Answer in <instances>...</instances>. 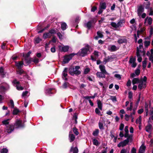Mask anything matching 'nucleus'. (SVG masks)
I'll return each mask as SVG.
<instances>
[{"label": "nucleus", "instance_id": "27", "mask_svg": "<svg viewBox=\"0 0 153 153\" xmlns=\"http://www.w3.org/2000/svg\"><path fill=\"white\" fill-rule=\"evenodd\" d=\"M0 74L3 76V77H4L5 75L4 69L2 67H1L0 68Z\"/></svg>", "mask_w": 153, "mask_h": 153}, {"label": "nucleus", "instance_id": "55", "mask_svg": "<svg viewBox=\"0 0 153 153\" xmlns=\"http://www.w3.org/2000/svg\"><path fill=\"white\" fill-rule=\"evenodd\" d=\"M133 104L132 102H131L130 103V105L129 107H127V110L128 111L130 110L131 111L132 108Z\"/></svg>", "mask_w": 153, "mask_h": 153}, {"label": "nucleus", "instance_id": "6", "mask_svg": "<svg viewBox=\"0 0 153 153\" xmlns=\"http://www.w3.org/2000/svg\"><path fill=\"white\" fill-rule=\"evenodd\" d=\"M152 22V19L151 17H147L145 19L144 23L146 25H151Z\"/></svg>", "mask_w": 153, "mask_h": 153}, {"label": "nucleus", "instance_id": "25", "mask_svg": "<svg viewBox=\"0 0 153 153\" xmlns=\"http://www.w3.org/2000/svg\"><path fill=\"white\" fill-rule=\"evenodd\" d=\"M97 103L98 107L101 110H102V104L101 101L100 100H97Z\"/></svg>", "mask_w": 153, "mask_h": 153}, {"label": "nucleus", "instance_id": "8", "mask_svg": "<svg viewBox=\"0 0 153 153\" xmlns=\"http://www.w3.org/2000/svg\"><path fill=\"white\" fill-rule=\"evenodd\" d=\"M107 74L106 73H104L103 72H98L97 73V76L100 78H105V74Z\"/></svg>", "mask_w": 153, "mask_h": 153}, {"label": "nucleus", "instance_id": "57", "mask_svg": "<svg viewBox=\"0 0 153 153\" xmlns=\"http://www.w3.org/2000/svg\"><path fill=\"white\" fill-rule=\"evenodd\" d=\"M86 25L87 27L89 29L91 26V23L90 22H89L86 24Z\"/></svg>", "mask_w": 153, "mask_h": 153}, {"label": "nucleus", "instance_id": "29", "mask_svg": "<svg viewBox=\"0 0 153 153\" xmlns=\"http://www.w3.org/2000/svg\"><path fill=\"white\" fill-rule=\"evenodd\" d=\"M25 61L26 63L27 64H30L32 62V58H25Z\"/></svg>", "mask_w": 153, "mask_h": 153}, {"label": "nucleus", "instance_id": "18", "mask_svg": "<svg viewBox=\"0 0 153 153\" xmlns=\"http://www.w3.org/2000/svg\"><path fill=\"white\" fill-rule=\"evenodd\" d=\"M126 39L125 38L123 37L119 39L117 41L118 43L119 44L126 43Z\"/></svg>", "mask_w": 153, "mask_h": 153}, {"label": "nucleus", "instance_id": "4", "mask_svg": "<svg viewBox=\"0 0 153 153\" xmlns=\"http://www.w3.org/2000/svg\"><path fill=\"white\" fill-rule=\"evenodd\" d=\"M43 27V25L39 23L37 27V30H39L37 31V33H42L43 32L45 29H47L48 28V25L44 28H42Z\"/></svg>", "mask_w": 153, "mask_h": 153}, {"label": "nucleus", "instance_id": "22", "mask_svg": "<svg viewBox=\"0 0 153 153\" xmlns=\"http://www.w3.org/2000/svg\"><path fill=\"white\" fill-rule=\"evenodd\" d=\"M124 131L125 132V133L124 134V136L125 138H126L128 136V135L129 134L128 126H125L124 128Z\"/></svg>", "mask_w": 153, "mask_h": 153}, {"label": "nucleus", "instance_id": "42", "mask_svg": "<svg viewBox=\"0 0 153 153\" xmlns=\"http://www.w3.org/2000/svg\"><path fill=\"white\" fill-rule=\"evenodd\" d=\"M112 60V58L111 57H108V58L105 59L104 60L105 63L106 64L107 62L111 61Z\"/></svg>", "mask_w": 153, "mask_h": 153}, {"label": "nucleus", "instance_id": "24", "mask_svg": "<svg viewBox=\"0 0 153 153\" xmlns=\"http://www.w3.org/2000/svg\"><path fill=\"white\" fill-rule=\"evenodd\" d=\"M97 35L98 36L95 37V39H97L98 38H102L103 37V35L101 32L100 31H98L97 32Z\"/></svg>", "mask_w": 153, "mask_h": 153}, {"label": "nucleus", "instance_id": "33", "mask_svg": "<svg viewBox=\"0 0 153 153\" xmlns=\"http://www.w3.org/2000/svg\"><path fill=\"white\" fill-rule=\"evenodd\" d=\"M146 149L145 146L143 145H142L140 147L139 152L144 153Z\"/></svg>", "mask_w": 153, "mask_h": 153}, {"label": "nucleus", "instance_id": "50", "mask_svg": "<svg viewBox=\"0 0 153 153\" xmlns=\"http://www.w3.org/2000/svg\"><path fill=\"white\" fill-rule=\"evenodd\" d=\"M73 131L74 134L76 135L79 134V132L77 131V129L76 128H73Z\"/></svg>", "mask_w": 153, "mask_h": 153}, {"label": "nucleus", "instance_id": "38", "mask_svg": "<svg viewBox=\"0 0 153 153\" xmlns=\"http://www.w3.org/2000/svg\"><path fill=\"white\" fill-rule=\"evenodd\" d=\"M139 82V79L136 78H134L132 81V83L133 85L138 83Z\"/></svg>", "mask_w": 153, "mask_h": 153}, {"label": "nucleus", "instance_id": "1", "mask_svg": "<svg viewBox=\"0 0 153 153\" xmlns=\"http://www.w3.org/2000/svg\"><path fill=\"white\" fill-rule=\"evenodd\" d=\"M89 51V47L88 45H87L85 48L82 49L77 53V54L82 56H84L86 55Z\"/></svg>", "mask_w": 153, "mask_h": 153}, {"label": "nucleus", "instance_id": "34", "mask_svg": "<svg viewBox=\"0 0 153 153\" xmlns=\"http://www.w3.org/2000/svg\"><path fill=\"white\" fill-rule=\"evenodd\" d=\"M78 151V149L76 147L73 148V147H72L70 150V152L73 151V153H77Z\"/></svg>", "mask_w": 153, "mask_h": 153}, {"label": "nucleus", "instance_id": "41", "mask_svg": "<svg viewBox=\"0 0 153 153\" xmlns=\"http://www.w3.org/2000/svg\"><path fill=\"white\" fill-rule=\"evenodd\" d=\"M141 117L140 116H139V117L137 119L136 121V123L137 124H141Z\"/></svg>", "mask_w": 153, "mask_h": 153}, {"label": "nucleus", "instance_id": "13", "mask_svg": "<svg viewBox=\"0 0 153 153\" xmlns=\"http://www.w3.org/2000/svg\"><path fill=\"white\" fill-rule=\"evenodd\" d=\"M128 142L125 140L121 142L120 143L117 145V146L119 147H120L121 146L123 147L126 146Z\"/></svg>", "mask_w": 153, "mask_h": 153}, {"label": "nucleus", "instance_id": "53", "mask_svg": "<svg viewBox=\"0 0 153 153\" xmlns=\"http://www.w3.org/2000/svg\"><path fill=\"white\" fill-rule=\"evenodd\" d=\"M39 61V59L36 57H35L33 59H32V62H33L35 64L38 63Z\"/></svg>", "mask_w": 153, "mask_h": 153}, {"label": "nucleus", "instance_id": "56", "mask_svg": "<svg viewBox=\"0 0 153 153\" xmlns=\"http://www.w3.org/2000/svg\"><path fill=\"white\" fill-rule=\"evenodd\" d=\"M147 63V61L145 59L143 62V67L144 68H145Z\"/></svg>", "mask_w": 153, "mask_h": 153}, {"label": "nucleus", "instance_id": "2", "mask_svg": "<svg viewBox=\"0 0 153 153\" xmlns=\"http://www.w3.org/2000/svg\"><path fill=\"white\" fill-rule=\"evenodd\" d=\"M76 54L75 53H72L64 56L63 61V63L66 64L68 63L69 61L72 59V57Z\"/></svg>", "mask_w": 153, "mask_h": 153}, {"label": "nucleus", "instance_id": "19", "mask_svg": "<svg viewBox=\"0 0 153 153\" xmlns=\"http://www.w3.org/2000/svg\"><path fill=\"white\" fill-rule=\"evenodd\" d=\"M99 67L101 72H103L104 73L108 74L105 70V67L104 65H100Z\"/></svg>", "mask_w": 153, "mask_h": 153}, {"label": "nucleus", "instance_id": "49", "mask_svg": "<svg viewBox=\"0 0 153 153\" xmlns=\"http://www.w3.org/2000/svg\"><path fill=\"white\" fill-rule=\"evenodd\" d=\"M150 42L149 41H146L144 42V46L146 47H147L149 45Z\"/></svg>", "mask_w": 153, "mask_h": 153}, {"label": "nucleus", "instance_id": "52", "mask_svg": "<svg viewBox=\"0 0 153 153\" xmlns=\"http://www.w3.org/2000/svg\"><path fill=\"white\" fill-rule=\"evenodd\" d=\"M99 133V130L98 129L94 131L93 133V135L94 136H97Z\"/></svg>", "mask_w": 153, "mask_h": 153}, {"label": "nucleus", "instance_id": "39", "mask_svg": "<svg viewBox=\"0 0 153 153\" xmlns=\"http://www.w3.org/2000/svg\"><path fill=\"white\" fill-rule=\"evenodd\" d=\"M151 54L149 57V59L152 62H153V49H151Z\"/></svg>", "mask_w": 153, "mask_h": 153}, {"label": "nucleus", "instance_id": "16", "mask_svg": "<svg viewBox=\"0 0 153 153\" xmlns=\"http://www.w3.org/2000/svg\"><path fill=\"white\" fill-rule=\"evenodd\" d=\"M80 68V67L79 66H76L75 68H74V73L76 75H79L81 73V71L79 70Z\"/></svg>", "mask_w": 153, "mask_h": 153}, {"label": "nucleus", "instance_id": "63", "mask_svg": "<svg viewBox=\"0 0 153 153\" xmlns=\"http://www.w3.org/2000/svg\"><path fill=\"white\" fill-rule=\"evenodd\" d=\"M43 37L44 39H45L48 38V33H45L43 34Z\"/></svg>", "mask_w": 153, "mask_h": 153}, {"label": "nucleus", "instance_id": "48", "mask_svg": "<svg viewBox=\"0 0 153 153\" xmlns=\"http://www.w3.org/2000/svg\"><path fill=\"white\" fill-rule=\"evenodd\" d=\"M90 71V69L88 68H85L84 71V73L85 74H87Z\"/></svg>", "mask_w": 153, "mask_h": 153}, {"label": "nucleus", "instance_id": "43", "mask_svg": "<svg viewBox=\"0 0 153 153\" xmlns=\"http://www.w3.org/2000/svg\"><path fill=\"white\" fill-rule=\"evenodd\" d=\"M69 73L72 75H73L75 74L74 73V68H71L69 69Z\"/></svg>", "mask_w": 153, "mask_h": 153}, {"label": "nucleus", "instance_id": "21", "mask_svg": "<svg viewBox=\"0 0 153 153\" xmlns=\"http://www.w3.org/2000/svg\"><path fill=\"white\" fill-rule=\"evenodd\" d=\"M2 83H1L0 85V92L2 94L4 93L7 90V89L4 86L1 85Z\"/></svg>", "mask_w": 153, "mask_h": 153}, {"label": "nucleus", "instance_id": "36", "mask_svg": "<svg viewBox=\"0 0 153 153\" xmlns=\"http://www.w3.org/2000/svg\"><path fill=\"white\" fill-rule=\"evenodd\" d=\"M103 121L100 122L99 123V128L100 129H102L104 128H103Z\"/></svg>", "mask_w": 153, "mask_h": 153}, {"label": "nucleus", "instance_id": "17", "mask_svg": "<svg viewBox=\"0 0 153 153\" xmlns=\"http://www.w3.org/2000/svg\"><path fill=\"white\" fill-rule=\"evenodd\" d=\"M15 63L16 66L18 67V69H19V68H21L22 67L23 64V61L19 62H16Z\"/></svg>", "mask_w": 153, "mask_h": 153}, {"label": "nucleus", "instance_id": "9", "mask_svg": "<svg viewBox=\"0 0 153 153\" xmlns=\"http://www.w3.org/2000/svg\"><path fill=\"white\" fill-rule=\"evenodd\" d=\"M144 9L142 6H140L137 10L138 15L140 17L143 12L144 11Z\"/></svg>", "mask_w": 153, "mask_h": 153}, {"label": "nucleus", "instance_id": "61", "mask_svg": "<svg viewBox=\"0 0 153 153\" xmlns=\"http://www.w3.org/2000/svg\"><path fill=\"white\" fill-rule=\"evenodd\" d=\"M135 60L134 59L132 58L130 59L129 62L131 64L132 63H133L134 62H135Z\"/></svg>", "mask_w": 153, "mask_h": 153}, {"label": "nucleus", "instance_id": "51", "mask_svg": "<svg viewBox=\"0 0 153 153\" xmlns=\"http://www.w3.org/2000/svg\"><path fill=\"white\" fill-rule=\"evenodd\" d=\"M10 104L11 105V108H13L14 107V105L13 101V100H11L10 101Z\"/></svg>", "mask_w": 153, "mask_h": 153}, {"label": "nucleus", "instance_id": "14", "mask_svg": "<svg viewBox=\"0 0 153 153\" xmlns=\"http://www.w3.org/2000/svg\"><path fill=\"white\" fill-rule=\"evenodd\" d=\"M145 129L147 132L151 133L152 129V126L151 124H148L146 127Z\"/></svg>", "mask_w": 153, "mask_h": 153}, {"label": "nucleus", "instance_id": "10", "mask_svg": "<svg viewBox=\"0 0 153 153\" xmlns=\"http://www.w3.org/2000/svg\"><path fill=\"white\" fill-rule=\"evenodd\" d=\"M146 87V82H142V81H140L139 82V84L138 85V88L141 89L143 88H144Z\"/></svg>", "mask_w": 153, "mask_h": 153}, {"label": "nucleus", "instance_id": "54", "mask_svg": "<svg viewBox=\"0 0 153 153\" xmlns=\"http://www.w3.org/2000/svg\"><path fill=\"white\" fill-rule=\"evenodd\" d=\"M14 84H16V86H19L20 84V82L19 81H17L16 79H15L13 82Z\"/></svg>", "mask_w": 153, "mask_h": 153}, {"label": "nucleus", "instance_id": "60", "mask_svg": "<svg viewBox=\"0 0 153 153\" xmlns=\"http://www.w3.org/2000/svg\"><path fill=\"white\" fill-rule=\"evenodd\" d=\"M128 97L130 99H131L132 97V94L131 92H129L128 93Z\"/></svg>", "mask_w": 153, "mask_h": 153}, {"label": "nucleus", "instance_id": "45", "mask_svg": "<svg viewBox=\"0 0 153 153\" xmlns=\"http://www.w3.org/2000/svg\"><path fill=\"white\" fill-rule=\"evenodd\" d=\"M145 111L146 112L145 115L147 116L148 115V105L146 104H145Z\"/></svg>", "mask_w": 153, "mask_h": 153}, {"label": "nucleus", "instance_id": "58", "mask_svg": "<svg viewBox=\"0 0 153 153\" xmlns=\"http://www.w3.org/2000/svg\"><path fill=\"white\" fill-rule=\"evenodd\" d=\"M130 117V116H129L127 114H125V120L127 121L129 120Z\"/></svg>", "mask_w": 153, "mask_h": 153}, {"label": "nucleus", "instance_id": "32", "mask_svg": "<svg viewBox=\"0 0 153 153\" xmlns=\"http://www.w3.org/2000/svg\"><path fill=\"white\" fill-rule=\"evenodd\" d=\"M10 120V119H7L4 120L2 122V123L3 125H5L6 126H7L8 125L9 122V121Z\"/></svg>", "mask_w": 153, "mask_h": 153}, {"label": "nucleus", "instance_id": "47", "mask_svg": "<svg viewBox=\"0 0 153 153\" xmlns=\"http://www.w3.org/2000/svg\"><path fill=\"white\" fill-rule=\"evenodd\" d=\"M8 150L6 148H3L1 151V153H7Z\"/></svg>", "mask_w": 153, "mask_h": 153}, {"label": "nucleus", "instance_id": "7", "mask_svg": "<svg viewBox=\"0 0 153 153\" xmlns=\"http://www.w3.org/2000/svg\"><path fill=\"white\" fill-rule=\"evenodd\" d=\"M59 49L61 51L64 52H66L68 51L69 49V47L68 46L61 45L59 46Z\"/></svg>", "mask_w": 153, "mask_h": 153}, {"label": "nucleus", "instance_id": "26", "mask_svg": "<svg viewBox=\"0 0 153 153\" xmlns=\"http://www.w3.org/2000/svg\"><path fill=\"white\" fill-rule=\"evenodd\" d=\"M100 8L102 9H105L106 8V4L105 2L100 3Z\"/></svg>", "mask_w": 153, "mask_h": 153}, {"label": "nucleus", "instance_id": "64", "mask_svg": "<svg viewBox=\"0 0 153 153\" xmlns=\"http://www.w3.org/2000/svg\"><path fill=\"white\" fill-rule=\"evenodd\" d=\"M150 111V115H153V108L150 107L149 108Z\"/></svg>", "mask_w": 153, "mask_h": 153}, {"label": "nucleus", "instance_id": "3", "mask_svg": "<svg viewBox=\"0 0 153 153\" xmlns=\"http://www.w3.org/2000/svg\"><path fill=\"white\" fill-rule=\"evenodd\" d=\"M15 127L13 124H11L7 126H6L5 130L8 133H11L14 129Z\"/></svg>", "mask_w": 153, "mask_h": 153}, {"label": "nucleus", "instance_id": "5", "mask_svg": "<svg viewBox=\"0 0 153 153\" xmlns=\"http://www.w3.org/2000/svg\"><path fill=\"white\" fill-rule=\"evenodd\" d=\"M13 125L14 127L15 126L16 128H23L24 127V124H22V121L21 120H17L16 123Z\"/></svg>", "mask_w": 153, "mask_h": 153}, {"label": "nucleus", "instance_id": "30", "mask_svg": "<svg viewBox=\"0 0 153 153\" xmlns=\"http://www.w3.org/2000/svg\"><path fill=\"white\" fill-rule=\"evenodd\" d=\"M67 25L65 22H62L61 24V28L62 30H65L67 28Z\"/></svg>", "mask_w": 153, "mask_h": 153}, {"label": "nucleus", "instance_id": "46", "mask_svg": "<svg viewBox=\"0 0 153 153\" xmlns=\"http://www.w3.org/2000/svg\"><path fill=\"white\" fill-rule=\"evenodd\" d=\"M126 138H127L126 140L128 143L129 141L132 140V136L131 135H129L128 134Z\"/></svg>", "mask_w": 153, "mask_h": 153}, {"label": "nucleus", "instance_id": "35", "mask_svg": "<svg viewBox=\"0 0 153 153\" xmlns=\"http://www.w3.org/2000/svg\"><path fill=\"white\" fill-rule=\"evenodd\" d=\"M125 22L123 20H121L117 23L118 26V27L122 26L123 25V23H124Z\"/></svg>", "mask_w": 153, "mask_h": 153}, {"label": "nucleus", "instance_id": "59", "mask_svg": "<svg viewBox=\"0 0 153 153\" xmlns=\"http://www.w3.org/2000/svg\"><path fill=\"white\" fill-rule=\"evenodd\" d=\"M56 33V31L54 30L53 29H52L49 30V33H48V34L49 33H51V34H54V33Z\"/></svg>", "mask_w": 153, "mask_h": 153}, {"label": "nucleus", "instance_id": "28", "mask_svg": "<svg viewBox=\"0 0 153 153\" xmlns=\"http://www.w3.org/2000/svg\"><path fill=\"white\" fill-rule=\"evenodd\" d=\"M92 140L93 143L94 145L97 146L100 144V143L99 142L97 139L94 138Z\"/></svg>", "mask_w": 153, "mask_h": 153}, {"label": "nucleus", "instance_id": "20", "mask_svg": "<svg viewBox=\"0 0 153 153\" xmlns=\"http://www.w3.org/2000/svg\"><path fill=\"white\" fill-rule=\"evenodd\" d=\"M16 71L17 74L20 75H22V74H23L25 72L22 68H19V69L16 70Z\"/></svg>", "mask_w": 153, "mask_h": 153}, {"label": "nucleus", "instance_id": "23", "mask_svg": "<svg viewBox=\"0 0 153 153\" xmlns=\"http://www.w3.org/2000/svg\"><path fill=\"white\" fill-rule=\"evenodd\" d=\"M71 133L70 132L69 133V138L70 142H71L74 140L75 137L73 134H71Z\"/></svg>", "mask_w": 153, "mask_h": 153}, {"label": "nucleus", "instance_id": "12", "mask_svg": "<svg viewBox=\"0 0 153 153\" xmlns=\"http://www.w3.org/2000/svg\"><path fill=\"white\" fill-rule=\"evenodd\" d=\"M119 48H117L114 45H111L108 48V50L111 51H114L118 50Z\"/></svg>", "mask_w": 153, "mask_h": 153}, {"label": "nucleus", "instance_id": "40", "mask_svg": "<svg viewBox=\"0 0 153 153\" xmlns=\"http://www.w3.org/2000/svg\"><path fill=\"white\" fill-rule=\"evenodd\" d=\"M31 53L30 51H29L25 55L24 54L23 57L25 58H28L30 56V54Z\"/></svg>", "mask_w": 153, "mask_h": 153}, {"label": "nucleus", "instance_id": "15", "mask_svg": "<svg viewBox=\"0 0 153 153\" xmlns=\"http://www.w3.org/2000/svg\"><path fill=\"white\" fill-rule=\"evenodd\" d=\"M137 60L139 62H140L142 60V58L140 56V51L139 50L138 48H137Z\"/></svg>", "mask_w": 153, "mask_h": 153}, {"label": "nucleus", "instance_id": "44", "mask_svg": "<svg viewBox=\"0 0 153 153\" xmlns=\"http://www.w3.org/2000/svg\"><path fill=\"white\" fill-rule=\"evenodd\" d=\"M111 26L114 28H117L118 27L117 23H116L114 22H112L111 23Z\"/></svg>", "mask_w": 153, "mask_h": 153}, {"label": "nucleus", "instance_id": "37", "mask_svg": "<svg viewBox=\"0 0 153 153\" xmlns=\"http://www.w3.org/2000/svg\"><path fill=\"white\" fill-rule=\"evenodd\" d=\"M19 112L20 111L19 109L15 108L13 111V115H17Z\"/></svg>", "mask_w": 153, "mask_h": 153}, {"label": "nucleus", "instance_id": "62", "mask_svg": "<svg viewBox=\"0 0 153 153\" xmlns=\"http://www.w3.org/2000/svg\"><path fill=\"white\" fill-rule=\"evenodd\" d=\"M114 76L119 79H120L121 78L120 75L119 74H115L114 75Z\"/></svg>", "mask_w": 153, "mask_h": 153}, {"label": "nucleus", "instance_id": "31", "mask_svg": "<svg viewBox=\"0 0 153 153\" xmlns=\"http://www.w3.org/2000/svg\"><path fill=\"white\" fill-rule=\"evenodd\" d=\"M34 43L35 44H37L40 42L41 41V39L39 38V37H37L35 38L34 39Z\"/></svg>", "mask_w": 153, "mask_h": 153}, {"label": "nucleus", "instance_id": "11", "mask_svg": "<svg viewBox=\"0 0 153 153\" xmlns=\"http://www.w3.org/2000/svg\"><path fill=\"white\" fill-rule=\"evenodd\" d=\"M146 28L144 27H142L140 28V29L137 30V37H139L140 34L142 33L145 30Z\"/></svg>", "mask_w": 153, "mask_h": 153}]
</instances>
